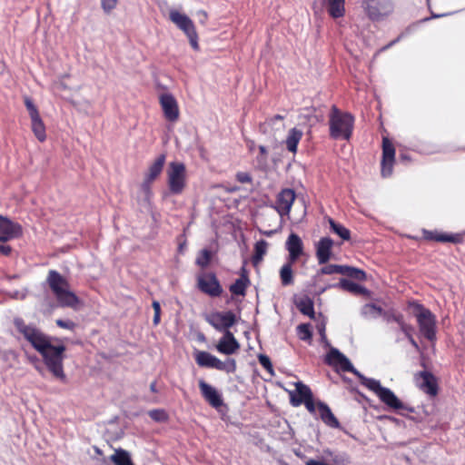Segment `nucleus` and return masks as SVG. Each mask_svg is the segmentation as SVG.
<instances>
[{
  "label": "nucleus",
  "instance_id": "obj_1",
  "mask_svg": "<svg viewBox=\"0 0 465 465\" xmlns=\"http://www.w3.org/2000/svg\"><path fill=\"white\" fill-rule=\"evenodd\" d=\"M14 325L17 332L42 355L54 377L64 381L63 361L65 346L59 340L47 336L35 326L25 323L21 318H15Z\"/></svg>",
  "mask_w": 465,
  "mask_h": 465
},
{
  "label": "nucleus",
  "instance_id": "obj_2",
  "mask_svg": "<svg viewBox=\"0 0 465 465\" xmlns=\"http://www.w3.org/2000/svg\"><path fill=\"white\" fill-rule=\"evenodd\" d=\"M326 361L330 365L337 369L355 374L361 381V383L373 391L387 407H402L400 400L390 389L382 387L378 380L363 376L353 367L349 359L337 349H331L327 354Z\"/></svg>",
  "mask_w": 465,
  "mask_h": 465
},
{
  "label": "nucleus",
  "instance_id": "obj_3",
  "mask_svg": "<svg viewBox=\"0 0 465 465\" xmlns=\"http://www.w3.org/2000/svg\"><path fill=\"white\" fill-rule=\"evenodd\" d=\"M47 282L59 306L72 309L78 307L80 304L79 298L70 290L68 281L58 272L51 270L48 272Z\"/></svg>",
  "mask_w": 465,
  "mask_h": 465
},
{
  "label": "nucleus",
  "instance_id": "obj_4",
  "mask_svg": "<svg viewBox=\"0 0 465 465\" xmlns=\"http://www.w3.org/2000/svg\"><path fill=\"white\" fill-rule=\"evenodd\" d=\"M329 124L331 138L349 140L353 130L354 117L333 105L329 115Z\"/></svg>",
  "mask_w": 465,
  "mask_h": 465
},
{
  "label": "nucleus",
  "instance_id": "obj_5",
  "mask_svg": "<svg viewBox=\"0 0 465 465\" xmlns=\"http://www.w3.org/2000/svg\"><path fill=\"white\" fill-rule=\"evenodd\" d=\"M169 19L187 36L191 46L195 50H199L198 34L196 32L193 20L185 14L176 9L169 11Z\"/></svg>",
  "mask_w": 465,
  "mask_h": 465
},
{
  "label": "nucleus",
  "instance_id": "obj_6",
  "mask_svg": "<svg viewBox=\"0 0 465 465\" xmlns=\"http://www.w3.org/2000/svg\"><path fill=\"white\" fill-rule=\"evenodd\" d=\"M196 363L201 367L212 368L233 373L236 371V362L233 359L222 361L216 356L203 351H197L194 354Z\"/></svg>",
  "mask_w": 465,
  "mask_h": 465
},
{
  "label": "nucleus",
  "instance_id": "obj_7",
  "mask_svg": "<svg viewBox=\"0 0 465 465\" xmlns=\"http://www.w3.org/2000/svg\"><path fill=\"white\" fill-rule=\"evenodd\" d=\"M167 183L173 194H180L186 186V168L183 163L172 162L167 170Z\"/></svg>",
  "mask_w": 465,
  "mask_h": 465
},
{
  "label": "nucleus",
  "instance_id": "obj_8",
  "mask_svg": "<svg viewBox=\"0 0 465 465\" xmlns=\"http://www.w3.org/2000/svg\"><path fill=\"white\" fill-rule=\"evenodd\" d=\"M415 317L420 333L429 341L436 338V318L432 312L420 304L416 306Z\"/></svg>",
  "mask_w": 465,
  "mask_h": 465
},
{
  "label": "nucleus",
  "instance_id": "obj_9",
  "mask_svg": "<svg viewBox=\"0 0 465 465\" xmlns=\"http://www.w3.org/2000/svg\"><path fill=\"white\" fill-rule=\"evenodd\" d=\"M203 319L219 331H230V328L236 322V315L232 311L211 312L203 314Z\"/></svg>",
  "mask_w": 465,
  "mask_h": 465
},
{
  "label": "nucleus",
  "instance_id": "obj_10",
  "mask_svg": "<svg viewBox=\"0 0 465 465\" xmlns=\"http://www.w3.org/2000/svg\"><path fill=\"white\" fill-rule=\"evenodd\" d=\"M362 8L371 20H381L393 11L391 0H362Z\"/></svg>",
  "mask_w": 465,
  "mask_h": 465
},
{
  "label": "nucleus",
  "instance_id": "obj_11",
  "mask_svg": "<svg viewBox=\"0 0 465 465\" xmlns=\"http://www.w3.org/2000/svg\"><path fill=\"white\" fill-rule=\"evenodd\" d=\"M291 402L295 405L304 404L305 407H327V405L314 401L311 389L301 381L295 383V390L290 393Z\"/></svg>",
  "mask_w": 465,
  "mask_h": 465
},
{
  "label": "nucleus",
  "instance_id": "obj_12",
  "mask_svg": "<svg viewBox=\"0 0 465 465\" xmlns=\"http://www.w3.org/2000/svg\"><path fill=\"white\" fill-rule=\"evenodd\" d=\"M395 157V149L391 142L388 138L382 141V160H381V175L388 177L392 173L393 163Z\"/></svg>",
  "mask_w": 465,
  "mask_h": 465
},
{
  "label": "nucleus",
  "instance_id": "obj_13",
  "mask_svg": "<svg viewBox=\"0 0 465 465\" xmlns=\"http://www.w3.org/2000/svg\"><path fill=\"white\" fill-rule=\"evenodd\" d=\"M199 289L210 296H219L222 293L221 285L213 273H203L198 276Z\"/></svg>",
  "mask_w": 465,
  "mask_h": 465
},
{
  "label": "nucleus",
  "instance_id": "obj_14",
  "mask_svg": "<svg viewBox=\"0 0 465 465\" xmlns=\"http://www.w3.org/2000/svg\"><path fill=\"white\" fill-rule=\"evenodd\" d=\"M160 104L164 117L170 122H176L179 118V108L176 99L168 93L161 94Z\"/></svg>",
  "mask_w": 465,
  "mask_h": 465
},
{
  "label": "nucleus",
  "instance_id": "obj_15",
  "mask_svg": "<svg viewBox=\"0 0 465 465\" xmlns=\"http://www.w3.org/2000/svg\"><path fill=\"white\" fill-rule=\"evenodd\" d=\"M22 234V227L9 220L7 217L0 215V240L10 241Z\"/></svg>",
  "mask_w": 465,
  "mask_h": 465
},
{
  "label": "nucleus",
  "instance_id": "obj_16",
  "mask_svg": "<svg viewBox=\"0 0 465 465\" xmlns=\"http://www.w3.org/2000/svg\"><path fill=\"white\" fill-rule=\"evenodd\" d=\"M416 385L430 396L437 394L438 384L436 378L428 371H420L415 376Z\"/></svg>",
  "mask_w": 465,
  "mask_h": 465
},
{
  "label": "nucleus",
  "instance_id": "obj_17",
  "mask_svg": "<svg viewBox=\"0 0 465 465\" xmlns=\"http://www.w3.org/2000/svg\"><path fill=\"white\" fill-rule=\"evenodd\" d=\"M215 348L220 353L232 355L239 351L240 343L232 331H225Z\"/></svg>",
  "mask_w": 465,
  "mask_h": 465
},
{
  "label": "nucleus",
  "instance_id": "obj_18",
  "mask_svg": "<svg viewBox=\"0 0 465 465\" xmlns=\"http://www.w3.org/2000/svg\"><path fill=\"white\" fill-rule=\"evenodd\" d=\"M294 200L295 193L292 189H284L278 194L276 210L281 216L290 213Z\"/></svg>",
  "mask_w": 465,
  "mask_h": 465
},
{
  "label": "nucleus",
  "instance_id": "obj_19",
  "mask_svg": "<svg viewBox=\"0 0 465 465\" xmlns=\"http://www.w3.org/2000/svg\"><path fill=\"white\" fill-rule=\"evenodd\" d=\"M286 249L289 252L288 260L295 262L303 252V243L299 235L291 233L286 241Z\"/></svg>",
  "mask_w": 465,
  "mask_h": 465
},
{
  "label": "nucleus",
  "instance_id": "obj_20",
  "mask_svg": "<svg viewBox=\"0 0 465 465\" xmlns=\"http://www.w3.org/2000/svg\"><path fill=\"white\" fill-rule=\"evenodd\" d=\"M199 388L202 395L209 402V404H211L213 407H219L222 405V396L217 389L203 380L199 381Z\"/></svg>",
  "mask_w": 465,
  "mask_h": 465
},
{
  "label": "nucleus",
  "instance_id": "obj_21",
  "mask_svg": "<svg viewBox=\"0 0 465 465\" xmlns=\"http://www.w3.org/2000/svg\"><path fill=\"white\" fill-rule=\"evenodd\" d=\"M332 244V240L328 237L322 238L318 242L316 256L320 264H324L330 260Z\"/></svg>",
  "mask_w": 465,
  "mask_h": 465
},
{
  "label": "nucleus",
  "instance_id": "obj_22",
  "mask_svg": "<svg viewBox=\"0 0 465 465\" xmlns=\"http://www.w3.org/2000/svg\"><path fill=\"white\" fill-rule=\"evenodd\" d=\"M327 12L333 19L345 15V0H324Z\"/></svg>",
  "mask_w": 465,
  "mask_h": 465
},
{
  "label": "nucleus",
  "instance_id": "obj_23",
  "mask_svg": "<svg viewBox=\"0 0 465 465\" xmlns=\"http://www.w3.org/2000/svg\"><path fill=\"white\" fill-rule=\"evenodd\" d=\"M165 163V155H159L149 166L147 173L144 175V179L149 182H153L162 173Z\"/></svg>",
  "mask_w": 465,
  "mask_h": 465
},
{
  "label": "nucleus",
  "instance_id": "obj_24",
  "mask_svg": "<svg viewBox=\"0 0 465 465\" xmlns=\"http://www.w3.org/2000/svg\"><path fill=\"white\" fill-rule=\"evenodd\" d=\"M311 412L316 414L315 411H319V415L322 421L329 427L339 428L340 423L334 414L331 412V409H308Z\"/></svg>",
  "mask_w": 465,
  "mask_h": 465
},
{
  "label": "nucleus",
  "instance_id": "obj_25",
  "mask_svg": "<svg viewBox=\"0 0 465 465\" xmlns=\"http://www.w3.org/2000/svg\"><path fill=\"white\" fill-rule=\"evenodd\" d=\"M31 129L39 142L43 143L45 141V126L41 116L31 119Z\"/></svg>",
  "mask_w": 465,
  "mask_h": 465
},
{
  "label": "nucleus",
  "instance_id": "obj_26",
  "mask_svg": "<svg viewBox=\"0 0 465 465\" xmlns=\"http://www.w3.org/2000/svg\"><path fill=\"white\" fill-rule=\"evenodd\" d=\"M302 137V132L297 128L290 130L289 134L286 138L287 149L292 153H296L297 145Z\"/></svg>",
  "mask_w": 465,
  "mask_h": 465
},
{
  "label": "nucleus",
  "instance_id": "obj_27",
  "mask_svg": "<svg viewBox=\"0 0 465 465\" xmlns=\"http://www.w3.org/2000/svg\"><path fill=\"white\" fill-rule=\"evenodd\" d=\"M250 281L248 277L242 273V276L230 286V292L234 295L243 296L245 295V291Z\"/></svg>",
  "mask_w": 465,
  "mask_h": 465
},
{
  "label": "nucleus",
  "instance_id": "obj_28",
  "mask_svg": "<svg viewBox=\"0 0 465 465\" xmlns=\"http://www.w3.org/2000/svg\"><path fill=\"white\" fill-rule=\"evenodd\" d=\"M292 263L291 261L283 264L280 270V278L282 284L283 286H288L293 283V272H292Z\"/></svg>",
  "mask_w": 465,
  "mask_h": 465
},
{
  "label": "nucleus",
  "instance_id": "obj_29",
  "mask_svg": "<svg viewBox=\"0 0 465 465\" xmlns=\"http://www.w3.org/2000/svg\"><path fill=\"white\" fill-rule=\"evenodd\" d=\"M114 465H134L129 453L122 449L116 450L110 457Z\"/></svg>",
  "mask_w": 465,
  "mask_h": 465
},
{
  "label": "nucleus",
  "instance_id": "obj_30",
  "mask_svg": "<svg viewBox=\"0 0 465 465\" xmlns=\"http://www.w3.org/2000/svg\"><path fill=\"white\" fill-rule=\"evenodd\" d=\"M297 307L302 314L307 315L310 318L315 317L313 302L310 298H307V297L302 298L297 302Z\"/></svg>",
  "mask_w": 465,
  "mask_h": 465
},
{
  "label": "nucleus",
  "instance_id": "obj_31",
  "mask_svg": "<svg viewBox=\"0 0 465 465\" xmlns=\"http://www.w3.org/2000/svg\"><path fill=\"white\" fill-rule=\"evenodd\" d=\"M268 243L264 240L258 241L254 246V255L252 257V262L257 265L261 262L263 255L267 252Z\"/></svg>",
  "mask_w": 465,
  "mask_h": 465
},
{
  "label": "nucleus",
  "instance_id": "obj_32",
  "mask_svg": "<svg viewBox=\"0 0 465 465\" xmlns=\"http://www.w3.org/2000/svg\"><path fill=\"white\" fill-rule=\"evenodd\" d=\"M340 286L343 290L348 291L352 293H355V294H362L367 292L364 287L361 286L360 284H358L352 281L347 280V279H342L340 282Z\"/></svg>",
  "mask_w": 465,
  "mask_h": 465
},
{
  "label": "nucleus",
  "instance_id": "obj_33",
  "mask_svg": "<svg viewBox=\"0 0 465 465\" xmlns=\"http://www.w3.org/2000/svg\"><path fill=\"white\" fill-rule=\"evenodd\" d=\"M329 223L333 232L339 235L342 240H349L350 231L340 223H336L332 219H329Z\"/></svg>",
  "mask_w": 465,
  "mask_h": 465
},
{
  "label": "nucleus",
  "instance_id": "obj_34",
  "mask_svg": "<svg viewBox=\"0 0 465 465\" xmlns=\"http://www.w3.org/2000/svg\"><path fill=\"white\" fill-rule=\"evenodd\" d=\"M393 320L399 324L401 331L407 339L412 337L413 327L404 322L401 316H395Z\"/></svg>",
  "mask_w": 465,
  "mask_h": 465
},
{
  "label": "nucleus",
  "instance_id": "obj_35",
  "mask_svg": "<svg viewBox=\"0 0 465 465\" xmlns=\"http://www.w3.org/2000/svg\"><path fill=\"white\" fill-rule=\"evenodd\" d=\"M297 333L301 340L311 341L312 334L310 324H300L297 327Z\"/></svg>",
  "mask_w": 465,
  "mask_h": 465
},
{
  "label": "nucleus",
  "instance_id": "obj_36",
  "mask_svg": "<svg viewBox=\"0 0 465 465\" xmlns=\"http://www.w3.org/2000/svg\"><path fill=\"white\" fill-rule=\"evenodd\" d=\"M148 415L155 421L163 422L168 419L164 409H153L148 412Z\"/></svg>",
  "mask_w": 465,
  "mask_h": 465
},
{
  "label": "nucleus",
  "instance_id": "obj_37",
  "mask_svg": "<svg viewBox=\"0 0 465 465\" xmlns=\"http://www.w3.org/2000/svg\"><path fill=\"white\" fill-rule=\"evenodd\" d=\"M211 260V252L204 249L203 250L196 259V264L204 268L206 267Z\"/></svg>",
  "mask_w": 465,
  "mask_h": 465
},
{
  "label": "nucleus",
  "instance_id": "obj_38",
  "mask_svg": "<svg viewBox=\"0 0 465 465\" xmlns=\"http://www.w3.org/2000/svg\"><path fill=\"white\" fill-rule=\"evenodd\" d=\"M25 105L29 113L30 119L40 116L36 106L34 104L33 101L29 97L25 98Z\"/></svg>",
  "mask_w": 465,
  "mask_h": 465
},
{
  "label": "nucleus",
  "instance_id": "obj_39",
  "mask_svg": "<svg viewBox=\"0 0 465 465\" xmlns=\"http://www.w3.org/2000/svg\"><path fill=\"white\" fill-rule=\"evenodd\" d=\"M382 310L380 307L375 306L374 304H367L363 308V313L366 315H371L372 317H377L381 314Z\"/></svg>",
  "mask_w": 465,
  "mask_h": 465
},
{
  "label": "nucleus",
  "instance_id": "obj_40",
  "mask_svg": "<svg viewBox=\"0 0 465 465\" xmlns=\"http://www.w3.org/2000/svg\"><path fill=\"white\" fill-rule=\"evenodd\" d=\"M152 183H153V182H149L148 180L143 179V181L141 184L140 190L143 195L144 200H146V201L150 199L151 194H152V192H151V184Z\"/></svg>",
  "mask_w": 465,
  "mask_h": 465
},
{
  "label": "nucleus",
  "instance_id": "obj_41",
  "mask_svg": "<svg viewBox=\"0 0 465 465\" xmlns=\"http://www.w3.org/2000/svg\"><path fill=\"white\" fill-rule=\"evenodd\" d=\"M220 412H221V418L226 421V422H229V423H232V424H234V425H238L239 422L238 420H232L231 419V414L229 413L230 411H235V409H229V408H226V409H219Z\"/></svg>",
  "mask_w": 465,
  "mask_h": 465
},
{
  "label": "nucleus",
  "instance_id": "obj_42",
  "mask_svg": "<svg viewBox=\"0 0 465 465\" xmlns=\"http://www.w3.org/2000/svg\"><path fill=\"white\" fill-rule=\"evenodd\" d=\"M55 323L60 328L70 330V331H74L76 327V324L73 321H70V320L58 319L55 321Z\"/></svg>",
  "mask_w": 465,
  "mask_h": 465
},
{
  "label": "nucleus",
  "instance_id": "obj_43",
  "mask_svg": "<svg viewBox=\"0 0 465 465\" xmlns=\"http://www.w3.org/2000/svg\"><path fill=\"white\" fill-rule=\"evenodd\" d=\"M102 8L105 13L111 12L115 8L117 0H102Z\"/></svg>",
  "mask_w": 465,
  "mask_h": 465
},
{
  "label": "nucleus",
  "instance_id": "obj_44",
  "mask_svg": "<svg viewBox=\"0 0 465 465\" xmlns=\"http://www.w3.org/2000/svg\"><path fill=\"white\" fill-rule=\"evenodd\" d=\"M152 305L154 311L153 324L157 325L160 322L161 306L157 301H153Z\"/></svg>",
  "mask_w": 465,
  "mask_h": 465
},
{
  "label": "nucleus",
  "instance_id": "obj_45",
  "mask_svg": "<svg viewBox=\"0 0 465 465\" xmlns=\"http://www.w3.org/2000/svg\"><path fill=\"white\" fill-rule=\"evenodd\" d=\"M349 276L351 277H353V278H356L358 280H364L365 277H366V274L363 271L361 270H359V269H355V268H351V270L349 272Z\"/></svg>",
  "mask_w": 465,
  "mask_h": 465
},
{
  "label": "nucleus",
  "instance_id": "obj_46",
  "mask_svg": "<svg viewBox=\"0 0 465 465\" xmlns=\"http://www.w3.org/2000/svg\"><path fill=\"white\" fill-rule=\"evenodd\" d=\"M337 271V265L336 264H329L321 269L322 274H335Z\"/></svg>",
  "mask_w": 465,
  "mask_h": 465
},
{
  "label": "nucleus",
  "instance_id": "obj_47",
  "mask_svg": "<svg viewBox=\"0 0 465 465\" xmlns=\"http://www.w3.org/2000/svg\"><path fill=\"white\" fill-rule=\"evenodd\" d=\"M430 238L435 239L438 242H453V238L451 236L444 234H437L433 236L432 233H430Z\"/></svg>",
  "mask_w": 465,
  "mask_h": 465
},
{
  "label": "nucleus",
  "instance_id": "obj_48",
  "mask_svg": "<svg viewBox=\"0 0 465 465\" xmlns=\"http://www.w3.org/2000/svg\"><path fill=\"white\" fill-rule=\"evenodd\" d=\"M259 361L265 369H272V363L270 361V359L265 355H260L259 356Z\"/></svg>",
  "mask_w": 465,
  "mask_h": 465
},
{
  "label": "nucleus",
  "instance_id": "obj_49",
  "mask_svg": "<svg viewBox=\"0 0 465 465\" xmlns=\"http://www.w3.org/2000/svg\"><path fill=\"white\" fill-rule=\"evenodd\" d=\"M236 178L242 183H250L252 180L247 173H238Z\"/></svg>",
  "mask_w": 465,
  "mask_h": 465
},
{
  "label": "nucleus",
  "instance_id": "obj_50",
  "mask_svg": "<svg viewBox=\"0 0 465 465\" xmlns=\"http://www.w3.org/2000/svg\"><path fill=\"white\" fill-rule=\"evenodd\" d=\"M27 295L26 290L15 291L11 293V297L16 300H24Z\"/></svg>",
  "mask_w": 465,
  "mask_h": 465
},
{
  "label": "nucleus",
  "instance_id": "obj_51",
  "mask_svg": "<svg viewBox=\"0 0 465 465\" xmlns=\"http://www.w3.org/2000/svg\"><path fill=\"white\" fill-rule=\"evenodd\" d=\"M6 241L0 240V252L4 255H8L11 252V247L5 244Z\"/></svg>",
  "mask_w": 465,
  "mask_h": 465
},
{
  "label": "nucleus",
  "instance_id": "obj_52",
  "mask_svg": "<svg viewBox=\"0 0 465 465\" xmlns=\"http://www.w3.org/2000/svg\"><path fill=\"white\" fill-rule=\"evenodd\" d=\"M325 325L326 324H325L324 321H322V322L317 323V330H318V331L321 334L322 339L325 338Z\"/></svg>",
  "mask_w": 465,
  "mask_h": 465
},
{
  "label": "nucleus",
  "instance_id": "obj_53",
  "mask_svg": "<svg viewBox=\"0 0 465 465\" xmlns=\"http://www.w3.org/2000/svg\"><path fill=\"white\" fill-rule=\"evenodd\" d=\"M351 270V267L348 266H342V265H337V274H346L349 275V272Z\"/></svg>",
  "mask_w": 465,
  "mask_h": 465
},
{
  "label": "nucleus",
  "instance_id": "obj_54",
  "mask_svg": "<svg viewBox=\"0 0 465 465\" xmlns=\"http://www.w3.org/2000/svg\"><path fill=\"white\" fill-rule=\"evenodd\" d=\"M306 465H330L322 460H315L312 459H310L306 461Z\"/></svg>",
  "mask_w": 465,
  "mask_h": 465
},
{
  "label": "nucleus",
  "instance_id": "obj_55",
  "mask_svg": "<svg viewBox=\"0 0 465 465\" xmlns=\"http://www.w3.org/2000/svg\"><path fill=\"white\" fill-rule=\"evenodd\" d=\"M197 15L200 16V22L204 24L207 20V14L204 11H199Z\"/></svg>",
  "mask_w": 465,
  "mask_h": 465
},
{
  "label": "nucleus",
  "instance_id": "obj_56",
  "mask_svg": "<svg viewBox=\"0 0 465 465\" xmlns=\"http://www.w3.org/2000/svg\"><path fill=\"white\" fill-rule=\"evenodd\" d=\"M408 340L416 351H420V347H419L418 343L416 342V341L413 339V336L411 338H408Z\"/></svg>",
  "mask_w": 465,
  "mask_h": 465
},
{
  "label": "nucleus",
  "instance_id": "obj_57",
  "mask_svg": "<svg viewBox=\"0 0 465 465\" xmlns=\"http://www.w3.org/2000/svg\"><path fill=\"white\" fill-rule=\"evenodd\" d=\"M283 117L280 114H277L273 116L272 119H270V123L273 124L276 121H282Z\"/></svg>",
  "mask_w": 465,
  "mask_h": 465
},
{
  "label": "nucleus",
  "instance_id": "obj_58",
  "mask_svg": "<svg viewBox=\"0 0 465 465\" xmlns=\"http://www.w3.org/2000/svg\"><path fill=\"white\" fill-rule=\"evenodd\" d=\"M259 150L262 155L265 156L267 154V150L263 145H260Z\"/></svg>",
  "mask_w": 465,
  "mask_h": 465
},
{
  "label": "nucleus",
  "instance_id": "obj_59",
  "mask_svg": "<svg viewBox=\"0 0 465 465\" xmlns=\"http://www.w3.org/2000/svg\"><path fill=\"white\" fill-rule=\"evenodd\" d=\"M150 389L152 391H156V383L155 382H152L151 385H150Z\"/></svg>",
  "mask_w": 465,
  "mask_h": 465
},
{
  "label": "nucleus",
  "instance_id": "obj_60",
  "mask_svg": "<svg viewBox=\"0 0 465 465\" xmlns=\"http://www.w3.org/2000/svg\"><path fill=\"white\" fill-rule=\"evenodd\" d=\"M273 233H274V231H267V232H263V234H265L266 236H272Z\"/></svg>",
  "mask_w": 465,
  "mask_h": 465
},
{
  "label": "nucleus",
  "instance_id": "obj_61",
  "mask_svg": "<svg viewBox=\"0 0 465 465\" xmlns=\"http://www.w3.org/2000/svg\"><path fill=\"white\" fill-rule=\"evenodd\" d=\"M402 411H407L409 412H413L414 409L412 408H410V409H401Z\"/></svg>",
  "mask_w": 465,
  "mask_h": 465
},
{
  "label": "nucleus",
  "instance_id": "obj_62",
  "mask_svg": "<svg viewBox=\"0 0 465 465\" xmlns=\"http://www.w3.org/2000/svg\"><path fill=\"white\" fill-rule=\"evenodd\" d=\"M60 86L65 88V85L63 83L60 84Z\"/></svg>",
  "mask_w": 465,
  "mask_h": 465
},
{
  "label": "nucleus",
  "instance_id": "obj_63",
  "mask_svg": "<svg viewBox=\"0 0 465 465\" xmlns=\"http://www.w3.org/2000/svg\"><path fill=\"white\" fill-rule=\"evenodd\" d=\"M401 158L402 159H408L407 156H405V155H402Z\"/></svg>",
  "mask_w": 465,
  "mask_h": 465
}]
</instances>
